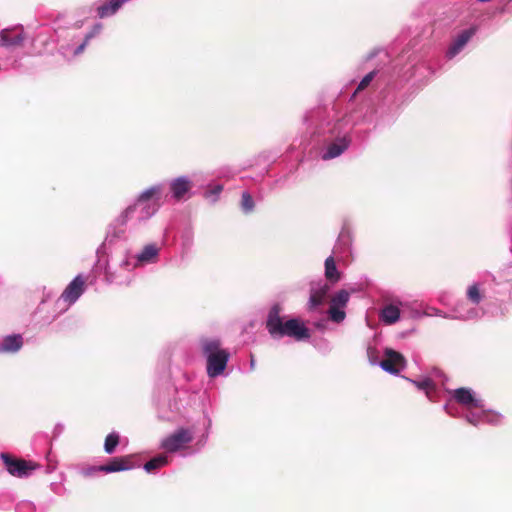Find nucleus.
Returning a JSON list of instances; mask_svg holds the SVG:
<instances>
[{
    "label": "nucleus",
    "mask_w": 512,
    "mask_h": 512,
    "mask_svg": "<svg viewBox=\"0 0 512 512\" xmlns=\"http://www.w3.org/2000/svg\"><path fill=\"white\" fill-rule=\"evenodd\" d=\"M163 194V185L157 184L145 189L117 218L120 225L130 224L136 227L156 214Z\"/></svg>",
    "instance_id": "f257e3e1"
},
{
    "label": "nucleus",
    "mask_w": 512,
    "mask_h": 512,
    "mask_svg": "<svg viewBox=\"0 0 512 512\" xmlns=\"http://www.w3.org/2000/svg\"><path fill=\"white\" fill-rule=\"evenodd\" d=\"M266 327L273 338L288 336L297 341L310 338V331L304 322L298 318L283 321L280 317V309L274 306L267 317Z\"/></svg>",
    "instance_id": "f03ea898"
},
{
    "label": "nucleus",
    "mask_w": 512,
    "mask_h": 512,
    "mask_svg": "<svg viewBox=\"0 0 512 512\" xmlns=\"http://www.w3.org/2000/svg\"><path fill=\"white\" fill-rule=\"evenodd\" d=\"M202 353L206 359V371L210 378H216L223 374L230 359L228 350L221 347V342L216 338L201 340Z\"/></svg>",
    "instance_id": "7ed1b4c3"
},
{
    "label": "nucleus",
    "mask_w": 512,
    "mask_h": 512,
    "mask_svg": "<svg viewBox=\"0 0 512 512\" xmlns=\"http://www.w3.org/2000/svg\"><path fill=\"white\" fill-rule=\"evenodd\" d=\"M464 418L473 426H478L483 423L499 425L502 422L503 416L495 411L485 409L483 405L482 408L466 409Z\"/></svg>",
    "instance_id": "20e7f679"
},
{
    "label": "nucleus",
    "mask_w": 512,
    "mask_h": 512,
    "mask_svg": "<svg viewBox=\"0 0 512 512\" xmlns=\"http://www.w3.org/2000/svg\"><path fill=\"white\" fill-rule=\"evenodd\" d=\"M193 439V433L189 429L180 428L161 441V447L167 452H176L183 449Z\"/></svg>",
    "instance_id": "39448f33"
},
{
    "label": "nucleus",
    "mask_w": 512,
    "mask_h": 512,
    "mask_svg": "<svg viewBox=\"0 0 512 512\" xmlns=\"http://www.w3.org/2000/svg\"><path fill=\"white\" fill-rule=\"evenodd\" d=\"M159 247L156 244H147L136 255V263L131 265L128 259H125L120 264V270L130 272L132 268L137 265H145L155 263L159 256Z\"/></svg>",
    "instance_id": "423d86ee"
},
{
    "label": "nucleus",
    "mask_w": 512,
    "mask_h": 512,
    "mask_svg": "<svg viewBox=\"0 0 512 512\" xmlns=\"http://www.w3.org/2000/svg\"><path fill=\"white\" fill-rule=\"evenodd\" d=\"M406 366V360L402 354L391 349L384 350V359L380 361L379 367L385 372L398 375Z\"/></svg>",
    "instance_id": "0eeeda50"
},
{
    "label": "nucleus",
    "mask_w": 512,
    "mask_h": 512,
    "mask_svg": "<svg viewBox=\"0 0 512 512\" xmlns=\"http://www.w3.org/2000/svg\"><path fill=\"white\" fill-rule=\"evenodd\" d=\"M1 459L5 464L6 470L9 474L22 478L31 475V473L36 469V465L30 461H25L21 459H13L7 454H2Z\"/></svg>",
    "instance_id": "6e6552de"
},
{
    "label": "nucleus",
    "mask_w": 512,
    "mask_h": 512,
    "mask_svg": "<svg viewBox=\"0 0 512 512\" xmlns=\"http://www.w3.org/2000/svg\"><path fill=\"white\" fill-rule=\"evenodd\" d=\"M85 281L81 275L76 276L65 288L57 303H64L66 307L74 304L84 292Z\"/></svg>",
    "instance_id": "1a4fd4ad"
},
{
    "label": "nucleus",
    "mask_w": 512,
    "mask_h": 512,
    "mask_svg": "<svg viewBox=\"0 0 512 512\" xmlns=\"http://www.w3.org/2000/svg\"><path fill=\"white\" fill-rule=\"evenodd\" d=\"M476 33L475 27H470L465 30H462L455 38L452 40L446 51V57L448 59H453L456 57L468 44V42L472 39V37Z\"/></svg>",
    "instance_id": "9d476101"
},
{
    "label": "nucleus",
    "mask_w": 512,
    "mask_h": 512,
    "mask_svg": "<svg viewBox=\"0 0 512 512\" xmlns=\"http://www.w3.org/2000/svg\"><path fill=\"white\" fill-rule=\"evenodd\" d=\"M24 39V29L20 25L2 29L0 32V46L5 48L19 46Z\"/></svg>",
    "instance_id": "9b49d317"
},
{
    "label": "nucleus",
    "mask_w": 512,
    "mask_h": 512,
    "mask_svg": "<svg viewBox=\"0 0 512 512\" xmlns=\"http://www.w3.org/2000/svg\"><path fill=\"white\" fill-rule=\"evenodd\" d=\"M453 399L461 404L464 409L482 408L483 401L476 397V394L469 388H458L452 391Z\"/></svg>",
    "instance_id": "f8f14e48"
},
{
    "label": "nucleus",
    "mask_w": 512,
    "mask_h": 512,
    "mask_svg": "<svg viewBox=\"0 0 512 512\" xmlns=\"http://www.w3.org/2000/svg\"><path fill=\"white\" fill-rule=\"evenodd\" d=\"M132 468L130 465V457H118L114 458L110 463L98 467H93L84 472L85 475L90 476L94 472H105V473H113L129 470Z\"/></svg>",
    "instance_id": "ddd939ff"
},
{
    "label": "nucleus",
    "mask_w": 512,
    "mask_h": 512,
    "mask_svg": "<svg viewBox=\"0 0 512 512\" xmlns=\"http://www.w3.org/2000/svg\"><path fill=\"white\" fill-rule=\"evenodd\" d=\"M191 188L192 182L187 176L177 177L170 182L171 196L176 201L188 199Z\"/></svg>",
    "instance_id": "4468645a"
},
{
    "label": "nucleus",
    "mask_w": 512,
    "mask_h": 512,
    "mask_svg": "<svg viewBox=\"0 0 512 512\" xmlns=\"http://www.w3.org/2000/svg\"><path fill=\"white\" fill-rule=\"evenodd\" d=\"M351 143V139L347 134L337 136L334 141L329 143L322 153L323 160H330L340 156L346 151Z\"/></svg>",
    "instance_id": "2eb2a0df"
},
{
    "label": "nucleus",
    "mask_w": 512,
    "mask_h": 512,
    "mask_svg": "<svg viewBox=\"0 0 512 512\" xmlns=\"http://www.w3.org/2000/svg\"><path fill=\"white\" fill-rule=\"evenodd\" d=\"M329 291V286L325 283L319 282L313 284L310 291L308 301V309L313 311L325 302L326 295Z\"/></svg>",
    "instance_id": "dca6fc26"
},
{
    "label": "nucleus",
    "mask_w": 512,
    "mask_h": 512,
    "mask_svg": "<svg viewBox=\"0 0 512 512\" xmlns=\"http://www.w3.org/2000/svg\"><path fill=\"white\" fill-rule=\"evenodd\" d=\"M23 345L22 336L19 334L8 335L0 341V353H15Z\"/></svg>",
    "instance_id": "f3484780"
},
{
    "label": "nucleus",
    "mask_w": 512,
    "mask_h": 512,
    "mask_svg": "<svg viewBox=\"0 0 512 512\" xmlns=\"http://www.w3.org/2000/svg\"><path fill=\"white\" fill-rule=\"evenodd\" d=\"M400 318V309L396 305H386L380 312V319L383 323L391 325Z\"/></svg>",
    "instance_id": "a211bd4d"
},
{
    "label": "nucleus",
    "mask_w": 512,
    "mask_h": 512,
    "mask_svg": "<svg viewBox=\"0 0 512 512\" xmlns=\"http://www.w3.org/2000/svg\"><path fill=\"white\" fill-rule=\"evenodd\" d=\"M481 315L480 310L477 308L464 309V304H460L455 309V316L453 318L460 320H473L479 318Z\"/></svg>",
    "instance_id": "6ab92c4d"
},
{
    "label": "nucleus",
    "mask_w": 512,
    "mask_h": 512,
    "mask_svg": "<svg viewBox=\"0 0 512 512\" xmlns=\"http://www.w3.org/2000/svg\"><path fill=\"white\" fill-rule=\"evenodd\" d=\"M101 30H102V25L100 23L95 24L94 27L92 28V30L85 36L84 41L73 50L72 55L77 56L80 53H82L84 51L86 45L90 41V39L93 38L94 36L98 35L101 32Z\"/></svg>",
    "instance_id": "aec40b11"
},
{
    "label": "nucleus",
    "mask_w": 512,
    "mask_h": 512,
    "mask_svg": "<svg viewBox=\"0 0 512 512\" xmlns=\"http://www.w3.org/2000/svg\"><path fill=\"white\" fill-rule=\"evenodd\" d=\"M167 464H168V456L161 454V455H158V456L152 458L148 462H146L144 465V469L146 472H152L153 470L161 468Z\"/></svg>",
    "instance_id": "412c9836"
},
{
    "label": "nucleus",
    "mask_w": 512,
    "mask_h": 512,
    "mask_svg": "<svg viewBox=\"0 0 512 512\" xmlns=\"http://www.w3.org/2000/svg\"><path fill=\"white\" fill-rule=\"evenodd\" d=\"M325 276L327 279L334 281V282L339 280V273L336 268V264H335L333 256H329L325 260Z\"/></svg>",
    "instance_id": "4be33fe9"
},
{
    "label": "nucleus",
    "mask_w": 512,
    "mask_h": 512,
    "mask_svg": "<svg viewBox=\"0 0 512 512\" xmlns=\"http://www.w3.org/2000/svg\"><path fill=\"white\" fill-rule=\"evenodd\" d=\"M467 298L469 301H471L473 304H479L483 298L480 284L479 283H473L470 285L467 289Z\"/></svg>",
    "instance_id": "5701e85b"
},
{
    "label": "nucleus",
    "mask_w": 512,
    "mask_h": 512,
    "mask_svg": "<svg viewBox=\"0 0 512 512\" xmlns=\"http://www.w3.org/2000/svg\"><path fill=\"white\" fill-rule=\"evenodd\" d=\"M119 434L117 432H111L106 436L104 443V451L107 454H113L117 445L119 444Z\"/></svg>",
    "instance_id": "b1692460"
},
{
    "label": "nucleus",
    "mask_w": 512,
    "mask_h": 512,
    "mask_svg": "<svg viewBox=\"0 0 512 512\" xmlns=\"http://www.w3.org/2000/svg\"><path fill=\"white\" fill-rule=\"evenodd\" d=\"M106 278L110 283H115L118 285H129L131 283L130 275L121 276L117 272H112L109 269L106 271Z\"/></svg>",
    "instance_id": "393cba45"
},
{
    "label": "nucleus",
    "mask_w": 512,
    "mask_h": 512,
    "mask_svg": "<svg viewBox=\"0 0 512 512\" xmlns=\"http://www.w3.org/2000/svg\"><path fill=\"white\" fill-rule=\"evenodd\" d=\"M349 298L350 295L346 290H340L332 297L330 304L336 307L345 308Z\"/></svg>",
    "instance_id": "a878e982"
},
{
    "label": "nucleus",
    "mask_w": 512,
    "mask_h": 512,
    "mask_svg": "<svg viewBox=\"0 0 512 512\" xmlns=\"http://www.w3.org/2000/svg\"><path fill=\"white\" fill-rule=\"evenodd\" d=\"M329 318L336 323L342 322L345 317L346 313L344 311V308L336 307L330 304L329 310H328Z\"/></svg>",
    "instance_id": "bb28decb"
},
{
    "label": "nucleus",
    "mask_w": 512,
    "mask_h": 512,
    "mask_svg": "<svg viewBox=\"0 0 512 512\" xmlns=\"http://www.w3.org/2000/svg\"><path fill=\"white\" fill-rule=\"evenodd\" d=\"M417 388L424 390L429 399H431V391L435 388L433 381L430 378H425L420 381H412Z\"/></svg>",
    "instance_id": "cd10ccee"
},
{
    "label": "nucleus",
    "mask_w": 512,
    "mask_h": 512,
    "mask_svg": "<svg viewBox=\"0 0 512 512\" xmlns=\"http://www.w3.org/2000/svg\"><path fill=\"white\" fill-rule=\"evenodd\" d=\"M241 206L244 212H251L254 208V201L247 191L242 193Z\"/></svg>",
    "instance_id": "c85d7f7f"
},
{
    "label": "nucleus",
    "mask_w": 512,
    "mask_h": 512,
    "mask_svg": "<svg viewBox=\"0 0 512 512\" xmlns=\"http://www.w3.org/2000/svg\"><path fill=\"white\" fill-rule=\"evenodd\" d=\"M35 505L30 501H21L16 506V512H35Z\"/></svg>",
    "instance_id": "c756f323"
},
{
    "label": "nucleus",
    "mask_w": 512,
    "mask_h": 512,
    "mask_svg": "<svg viewBox=\"0 0 512 512\" xmlns=\"http://www.w3.org/2000/svg\"><path fill=\"white\" fill-rule=\"evenodd\" d=\"M376 73H377L376 71H371L367 75H365L363 77V79L360 81V83L357 87V90L360 91V90L365 89L371 83V81L374 79Z\"/></svg>",
    "instance_id": "7c9ffc66"
},
{
    "label": "nucleus",
    "mask_w": 512,
    "mask_h": 512,
    "mask_svg": "<svg viewBox=\"0 0 512 512\" xmlns=\"http://www.w3.org/2000/svg\"><path fill=\"white\" fill-rule=\"evenodd\" d=\"M367 356H368V360L371 365L379 366V363H380L379 356H378V352L375 348L368 347L367 348Z\"/></svg>",
    "instance_id": "2f4dec72"
},
{
    "label": "nucleus",
    "mask_w": 512,
    "mask_h": 512,
    "mask_svg": "<svg viewBox=\"0 0 512 512\" xmlns=\"http://www.w3.org/2000/svg\"><path fill=\"white\" fill-rule=\"evenodd\" d=\"M223 187L222 185H216L212 190L205 193L206 198H211L212 200H215L218 195L221 193Z\"/></svg>",
    "instance_id": "473e14b6"
},
{
    "label": "nucleus",
    "mask_w": 512,
    "mask_h": 512,
    "mask_svg": "<svg viewBox=\"0 0 512 512\" xmlns=\"http://www.w3.org/2000/svg\"><path fill=\"white\" fill-rule=\"evenodd\" d=\"M425 314L428 316L437 315V316L447 318V316L445 314H443L440 310L435 309V308H432L429 311H426Z\"/></svg>",
    "instance_id": "72a5a7b5"
},
{
    "label": "nucleus",
    "mask_w": 512,
    "mask_h": 512,
    "mask_svg": "<svg viewBox=\"0 0 512 512\" xmlns=\"http://www.w3.org/2000/svg\"><path fill=\"white\" fill-rule=\"evenodd\" d=\"M444 409L446 410V412L451 415V416H456V412L453 410V408L451 407L450 404H446L444 406Z\"/></svg>",
    "instance_id": "f704fd0d"
},
{
    "label": "nucleus",
    "mask_w": 512,
    "mask_h": 512,
    "mask_svg": "<svg viewBox=\"0 0 512 512\" xmlns=\"http://www.w3.org/2000/svg\"><path fill=\"white\" fill-rule=\"evenodd\" d=\"M254 367H255V360H254V358L252 357V358H251V361H250V368H251V370H253V369H254Z\"/></svg>",
    "instance_id": "c9c22d12"
},
{
    "label": "nucleus",
    "mask_w": 512,
    "mask_h": 512,
    "mask_svg": "<svg viewBox=\"0 0 512 512\" xmlns=\"http://www.w3.org/2000/svg\"><path fill=\"white\" fill-rule=\"evenodd\" d=\"M63 49H64V50H63V54H64V55H68V54H69L70 47L68 46V47L63 48Z\"/></svg>",
    "instance_id": "e433bc0d"
}]
</instances>
